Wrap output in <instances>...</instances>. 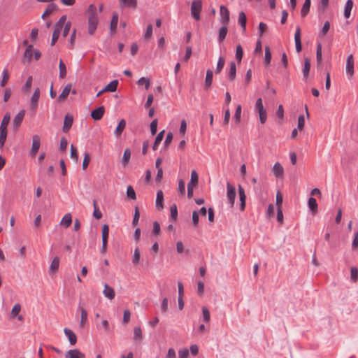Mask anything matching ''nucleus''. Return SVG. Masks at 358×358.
Masks as SVG:
<instances>
[{"instance_id":"53","label":"nucleus","mask_w":358,"mask_h":358,"mask_svg":"<svg viewBox=\"0 0 358 358\" xmlns=\"http://www.w3.org/2000/svg\"><path fill=\"white\" fill-rule=\"evenodd\" d=\"M138 85H145V88L146 90H148L150 86V80L147 78H145V77H142L141 78L138 82H137Z\"/></svg>"},{"instance_id":"62","label":"nucleus","mask_w":358,"mask_h":358,"mask_svg":"<svg viewBox=\"0 0 358 358\" xmlns=\"http://www.w3.org/2000/svg\"><path fill=\"white\" fill-rule=\"evenodd\" d=\"M158 121L157 119L153 120L150 123V131L152 135H155L157 131Z\"/></svg>"},{"instance_id":"4","label":"nucleus","mask_w":358,"mask_h":358,"mask_svg":"<svg viewBox=\"0 0 358 358\" xmlns=\"http://www.w3.org/2000/svg\"><path fill=\"white\" fill-rule=\"evenodd\" d=\"M202 9L201 0H194L191 6V15L195 20H200V13Z\"/></svg>"},{"instance_id":"45","label":"nucleus","mask_w":358,"mask_h":358,"mask_svg":"<svg viewBox=\"0 0 358 358\" xmlns=\"http://www.w3.org/2000/svg\"><path fill=\"white\" fill-rule=\"evenodd\" d=\"M98 329H103L106 332L110 331L109 322L107 320H103L100 323H96Z\"/></svg>"},{"instance_id":"38","label":"nucleus","mask_w":358,"mask_h":358,"mask_svg":"<svg viewBox=\"0 0 358 358\" xmlns=\"http://www.w3.org/2000/svg\"><path fill=\"white\" fill-rule=\"evenodd\" d=\"M131 159V150L129 148L125 149L124 151L122 163L123 166H126Z\"/></svg>"},{"instance_id":"15","label":"nucleus","mask_w":358,"mask_h":358,"mask_svg":"<svg viewBox=\"0 0 358 358\" xmlns=\"http://www.w3.org/2000/svg\"><path fill=\"white\" fill-rule=\"evenodd\" d=\"M66 21V16L62 15L59 20L56 22L54 27V33H57V34L60 35L61 31L63 29V27Z\"/></svg>"},{"instance_id":"24","label":"nucleus","mask_w":358,"mask_h":358,"mask_svg":"<svg viewBox=\"0 0 358 358\" xmlns=\"http://www.w3.org/2000/svg\"><path fill=\"white\" fill-rule=\"evenodd\" d=\"M126 127V121L124 120V119H122L117 127L115 128V131H114V134L115 135V136L117 138H118L122 133V131H124V128Z\"/></svg>"},{"instance_id":"32","label":"nucleus","mask_w":358,"mask_h":358,"mask_svg":"<svg viewBox=\"0 0 358 358\" xmlns=\"http://www.w3.org/2000/svg\"><path fill=\"white\" fill-rule=\"evenodd\" d=\"M310 0H305L302 8L301 10V15L302 17H306L309 13L310 8Z\"/></svg>"},{"instance_id":"41","label":"nucleus","mask_w":358,"mask_h":358,"mask_svg":"<svg viewBox=\"0 0 358 358\" xmlns=\"http://www.w3.org/2000/svg\"><path fill=\"white\" fill-rule=\"evenodd\" d=\"M164 131L163 130V131H160L157 134V136H156L155 143H154L153 146H152V149L154 150H156L157 149L158 145L160 144V143L163 140V138H164Z\"/></svg>"},{"instance_id":"49","label":"nucleus","mask_w":358,"mask_h":358,"mask_svg":"<svg viewBox=\"0 0 358 358\" xmlns=\"http://www.w3.org/2000/svg\"><path fill=\"white\" fill-rule=\"evenodd\" d=\"M243 56V48L241 45H238L236 46V59H237L238 63H241Z\"/></svg>"},{"instance_id":"60","label":"nucleus","mask_w":358,"mask_h":358,"mask_svg":"<svg viewBox=\"0 0 358 358\" xmlns=\"http://www.w3.org/2000/svg\"><path fill=\"white\" fill-rule=\"evenodd\" d=\"M71 22H65V24L63 27V33H62V35H63V37H66V36L69 34V31H70V29H71Z\"/></svg>"},{"instance_id":"43","label":"nucleus","mask_w":358,"mask_h":358,"mask_svg":"<svg viewBox=\"0 0 358 358\" xmlns=\"http://www.w3.org/2000/svg\"><path fill=\"white\" fill-rule=\"evenodd\" d=\"M10 119V117L8 114L4 115L0 125V130L7 131V127L9 124Z\"/></svg>"},{"instance_id":"28","label":"nucleus","mask_w":358,"mask_h":358,"mask_svg":"<svg viewBox=\"0 0 358 358\" xmlns=\"http://www.w3.org/2000/svg\"><path fill=\"white\" fill-rule=\"evenodd\" d=\"M238 22L243 29V32H245L246 30V15L243 11L239 13Z\"/></svg>"},{"instance_id":"8","label":"nucleus","mask_w":358,"mask_h":358,"mask_svg":"<svg viewBox=\"0 0 358 358\" xmlns=\"http://www.w3.org/2000/svg\"><path fill=\"white\" fill-rule=\"evenodd\" d=\"M78 310L80 313V326L84 327L87 323V312L86 309L85 308L84 306L81 304V303H79Z\"/></svg>"},{"instance_id":"36","label":"nucleus","mask_w":358,"mask_h":358,"mask_svg":"<svg viewBox=\"0 0 358 358\" xmlns=\"http://www.w3.org/2000/svg\"><path fill=\"white\" fill-rule=\"evenodd\" d=\"M236 64H235V62H231L230 63V69H229V71L228 73V78L231 80H234L236 78Z\"/></svg>"},{"instance_id":"34","label":"nucleus","mask_w":358,"mask_h":358,"mask_svg":"<svg viewBox=\"0 0 358 358\" xmlns=\"http://www.w3.org/2000/svg\"><path fill=\"white\" fill-rule=\"evenodd\" d=\"M242 107L238 105L236 108L235 114L234 116V121L235 124L238 125L241 122Z\"/></svg>"},{"instance_id":"64","label":"nucleus","mask_w":358,"mask_h":358,"mask_svg":"<svg viewBox=\"0 0 358 358\" xmlns=\"http://www.w3.org/2000/svg\"><path fill=\"white\" fill-rule=\"evenodd\" d=\"M165 358H176V352L173 348H169Z\"/></svg>"},{"instance_id":"1","label":"nucleus","mask_w":358,"mask_h":358,"mask_svg":"<svg viewBox=\"0 0 358 358\" xmlns=\"http://www.w3.org/2000/svg\"><path fill=\"white\" fill-rule=\"evenodd\" d=\"M88 20V33L93 35L99 24V17L96 11V7L94 4H90L86 11Z\"/></svg>"},{"instance_id":"63","label":"nucleus","mask_w":358,"mask_h":358,"mask_svg":"<svg viewBox=\"0 0 358 358\" xmlns=\"http://www.w3.org/2000/svg\"><path fill=\"white\" fill-rule=\"evenodd\" d=\"M152 29H153V27H152V24H149L147 27V29H146V30L145 31V34H144V38L145 39H149L150 38H151V36L152 35Z\"/></svg>"},{"instance_id":"25","label":"nucleus","mask_w":358,"mask_h":358,"mask_svg":"<svg viewBox=\"0 0 358 358\" xmlns=\"http://www.w3.org/2000/svg\"><path fill=\"white\" fill-rule=\"evenodd\" d=\"M24 115H25V111L24 110H20L13 118V124L15 126V127H18L23 119H24Z\"/></svg>"},{"instance_id":"11","label":"nucleus","mask_w":358,"mask_h":358,"mask_svg":"<svg viewBox=\"0 0 358 358\" xmlns=\"http://www.w3.org/2000/svg\"><path fill=\"white\" fill-rule=\"evenodd\" d=\"M72 84H67L64 88L63 89L62 93L59 95L57 98L58 102H64L69 95V93L71 92Z\"/></svg>"},{"instance_id":"52","label":"nucleus","mask_w":358,"mask_h":358,"mask_svg":"<svg viewBox=\"0 0 358 358\" xmlns=\"http://www.w3.org/2000/svg\"><path fill=\"white\" fill-rule=\"evenodd\" d=\"M316 59L318 64L322 63V45L318 43L317 45V51H316Z\"/></svg>"},{"instance_id":"30","label":"nucleus","mask_w":358,"mask_h":358,"mask_svg":"<svg viewBox=\"0 0 358 358\" xmlns=\"http://www.w3.org/2000/svg\"><path fill=\"white\" fill-rule=\"evenodd\" d=\"M310 69V61L308 58H305L304 59V65L302 69L303 76L305 79H306L309 75Z\"/></svg>"},{"instance_id":"39","label":"nucleus","mask_w":358,"mask_h":358,"mask_svg":"<svg viewBox=\"0 0 358 358\" xmlns=\"http://www.w3.org/2000/svg\"><path fill=\"white\" fill-rule=\"evenodd\" d=\"M227 24H224L222 27H220L219 30V35H218V41L221 43L226 37L227 34V27L226 26Z\"/></svg>"},{"instance_id":"7","label":"nucleus","mask_w":358,"mask_h":358,"mask_svg":"<svg viewBox=\"0 0 358 358\" xmlns=\"http://www.w3.org/2000/svg\"><path fill=\"white\" fill-rule=\"evenodd\" d=\"M40 89L39 88H36L31 97V100H30V108L31 110L33 111H35L37 108V106H38V100H39V98H40Z\"/></svg>"},{"instance_id":"33","label":"nucleus","mask_w":358,"mask_h":358,"mask_svg":"<svg viewBox=\"0 0 358 358\" xmlns=\"http://www.w3.org/2000/svg\"><path fill=\"white\" fill-rule=\"evenodd\" d=\"M134 340L136 342H140L143 339L142 330L140 327H135L134 329Z\"/></svg>"},{"instance_id":"42","label":"nucleus","mask_w":358,"mask_h":358,"mask_svg":"<svg viewBox=\"0 0 358 358\" xmlns=\"http://www.w3.org/2000/svg\"><path fill=\"white\" fill-rule=\"evenodd\" d=\"M9 78H10V76H9L7 69H4L2 71V79L0 82L1 87H3L7 84V83L9 80Z\"/></svg>"},{"instance_id":"20","label":"nucleus","mask_w":358,"mask_h":358,"mask_svg":"<svg viewBox=\"0 0 358 358\" xmlns=\"http://www.w3.org/2000/svg\"><path fill=\"white\" fill-rule=\"evenodd\" d=\"M73 122V118L71 115H66L64 117L63 131L66 133L71 129Z\"/></svg>"},{"instance_id":"12","label":"nucleus","mask_w":358,"mask_h":358,"mask_svg":"<svg viewBox=\"0 0 358 358\" xmlns=\"http://www.w3.org/2000/svg\"><path fill=\"white\" fill-rule=\"evenodd\" d=\"M294 41L296 46V51L299 53L302 50L301 40V29L297 27L294 34Z\"/></svg>"},{"instance_id":"44","label":"nucleus","mask_w":358,"mask_h":358,"mask_svg":"<svg viewBox=\"0 0 358 358\" xmlns=\"http://www.w3.org/2000/svg\"><path fill=\"white\" fill-rule=\"evenodd\" d=\"M59 78L63 79L66 76V67L62 60H60L59 64Z\"/></svg>"},{"instance_id":"3","label":"nucleus","mask_w":358,"mask_h":358,"mask_svg":"<svg viewBox=\"0 0 358 358\" xmlns=\"http://www.w3.org/2000/svg\"><path fill=\"white\" fill-rule=\"evenodd\" d=\"M199 176L195 170L191 173L190 181L187 184V196L191 199L193 196L194 187L198 184Z\"/></svg>"},{"instance_id":"59","label":"nucleus","mask_w":358,"mask_h":358,"mask_svg":"<svg viewBox=\"0 0 358 358\" xmlns=\"http://www.w3.org/2000/svg\"><path fill=\"white\" fill-rule=\"evenodd\" d=\"M31 84H32V76H29L27 78L25 84L22 87V90L24 92H29L30 90L31 87Z\"/></svg>"},{"instance_id":"2","label":"nucleus","mask_w":358,"mask_h":358,"mask_svg":"<svg viewBox=\"0 0 358 358\" xmlns=\"http://www.w3.org/2000/svg\"><path fill=\"white\" fill-rule=\"evenodd\" d=\"M255 110L259 113V120L262 124H264L266 121L267 114L266 110H265L263 106V101L262 98H259L256 101L255 103Z\"/></svg>"},{"instance_id":"19","label":"nucleus","mask_w":358,"mask_h":358,"mask_svg":"<svg viewBox=\"0 0 358 358\" xmlns=\"http://www.w3.org/2000/svg\"><path fill=\"white\" fill-rule=\"evenodd\" d=\"M346 72L350 76L354 73V59L352 55H350L347 58Z\"/></svg>"},{"instance_id":"40","label":"nucleus","mask_w":358,"mask_h":358,"mask_svg":"<svg viewBox=\"0 0 358 358\" xmlns=\"http://www.w3.org/2000/svg\"><path fill=\"white\" fill-rule=\"evenodd\" d=\"M178 217V209L176 204H173L170 208V220L175 222Z\"/></svg>"},{"instance_id":"58","label":"nucleus","mask_w":358,"mask_h":358,"mask_svg":"<svg viewBox=\"0 0 358 358\" xmlns=\"http://www.w3.org/2000/svg\"><path fill=\"white\" fill-rule=\"evenodd\" d=\"M21 310V306L19 303L15 304L11 310V315L13 317H15L18 315Z\"/></svg>"},{"instance_id":"48","label":"nucleus","mask_w":358,"mask_h":358,"mask_svg":"<svg viewBox=\"0 0 358 358\" xmlns=\"http://www.w3.org/2000/svg\"><path fill=\"white\" fill-rule=\"evenodd\" d=\"M224 63H225V60H224V57H220L218 59L217 67L215 69L216 74H218L222 71V70L224 66Z\"/></svg>"},{"instance_id":"56","label":"nucleus","mask_w":358,"mask_h":358,"mask_svg":"<svg viewBox=\"0 0 358 358\" xmlns=\"http://www.w3.org/2000/svg\"><path fill=\"white\" fill-rule=\"evenodd\" d=\"M140 257H141L140 252H139L138 248H137L134 250V256H133V259H132V262L134 264L136 265L139 263Z\"/></svg>"},{"instance_id":"5","label":"nucleus","mask_w":358,"mask_h":358,"mask_svg":"<svg viewBox=\"0 0 358 358\" xmlns=\"http://www.w3.org/2000/svg\"><path fill=\"white\" fill-rule=\"evenodd\" d=\"M236 195V193L235 187L228 182L227 184V203L230 208H232L234 205Z\"/></svg>"},{"instance_id":"50","label":"nucleus","mask_w":358,"mask_h":358,"mask_svg":"<svg viewBox=\"0 0 358 358\" xmlns=\"http://www.w3.org/2000/svg\"><path fill=\"white\" fill-rule=\"evenodd\" d=\"M203 321L204 322H208L210 320V314L209 310L203 306L202 308Z\"/></svg>"},{"instance_id":"46","label":"nucleus","mask_w":358,"mask_h":358,"mask_svg":"<svg viewBox=\"0 0 358 358\" xmlns=\"http://www.w3.org/2000/svg\"><path fill=\"white\" fill-rule=\"evenodd\" d=\"M93 206H94V212H93V216L96 219L99 220L102 217V213L99 210V207L97 206L96 201H93Z\"/></svg>"},{"instance_id":"54","label":"nucleus","mask_w":358,"mask_h":358,"mask_svg":"<svg viewBox=\"0 0 358 358\" xmlns=\"http://www.w3.org/2000/svg\"><path fill=\"white\" fill-rule=\"evenodd\" d=\"M109 234V227L107 224H104L102 227V241H108Z\"/></svg>"},{"instance_id":"14","label":"nucleus","mask_w":358,"mask_h":358,"mask_svg":"<svg viewBox=\"0 0 358 358\" xmlns=\"http://www.w3.org/2000/svg\"><path fill=\"white\" fill-rule=\"evenodd\" d=\"M238 194H239V200H240V209L243 211L245 208V201H246V195L245 193L244 189L238 185Z\"/></svg>"},{"instance_id":"37","label":"nucleus","mask_w":358,"mask_h":358,"mask_svg":"<svg viewBox=\"0 0 358 358\" xmlns=\"http://www.w3.org/2000/svg\"><path fill=\"white\" fill-rule=\"evenodd\" d=\"M122 6L135 9L137 6V0H120Z\"/></svg>"},{"instance_id":"29","label":"nucleus","mask_w":358,"mask_h":358,"mask_svg":"<svg viewBox=\"0 0 358 358\" xmlns=\"http://www.w3.org/2000/svg\"><path fill=\"white\" fill-rule=\"evenodd\" d=\"M213 72L211 69H208L205 79V88L208 89L212 85Z\"/></svg>"},{"instance_id":"47","label":"nucleus","mask_w":358,"mask_h":358,"mask_svg":"<svg viewBox=\"0 0 358 358\" xmlns=\"http://www.w3.org/2000/svg\"><path fill=\"white\" fill-rule=\"evenodd\" d=\"M271 61V53L268 46L265 48L264 63L266 66H268Z\"/></svg>"},{"instance_id":"23","label":"nucleus","mask_w":358,"mask_h":358,"mask_svg":"<svg viewBox=\"0 0 358 358\" xmlns=\"http://www.w3.org/2000/svg\"><path fill=\"white\" fill-rule=\"evenodd\" d=\"M164 201V194L162 190H159L157 192V197H156V208L158 210H162L164 208L163 205Z\"/></svg>"},{"instance_id":"35","label":"nucleus","mask_w":358,"mask_h":358,"mask_svg":"<svg viewBox=\"0 0 358 358\" xmlns=\"http://www.w3.org/2000/svg\"><path fill=\"white\" fill-rule=\"evenodd\" d=\"M72 222V217L70 213H66L62 219L60 224L64 226L66 228L70 227Z\"/></svg>"},{"instance_id":"26","label":"nucleus","mask_w":358,"mask_h":358,"mask_svg":"<svg viewBox=\"0 0 358 358\" xmlns=\"http://www.w3.org/2000/svg\"><path fill=\"white\" fill-rule=\"evenodd\" d=\"M308 206L313 214L315 215L317 212V203L315 198L310 197L308 201Z\"/></svg>"},{"instance_id":"57","label":"nucleus","mask_w":358,"mask_h":358,"mask_svg":"<svg viewBox=\"0 0 358 358\" xmlns=\"http://www.w3.org/2000/svg\"><path fill=\"white\" fill-rule=\"evenodd\" d=\"M305 126V117L303 115H301L298 117L297 128L299 130H303Z\"/></svg>"},{"instance_id":"51","label":"nucleus","mask_w":358,"mask_h":358,"mask_svg":"<svg viewBox=\"0 0 358 358\" xmlns=\"http://www.w3.org/2000/svg\"><path fill=\"white\" fill-rule=\"evenodd\" d=\"M118 22V15L117 14H114L112 17L110 28L112 31H115L117 28Z\"/></svg>"},{"instance_id":"18","label":"nucleus","mask_w":358,"mask_h":358,"mask_svg":"<svg viewBox=\"0 0 358 358\" xmlns=\"http://www.w3.org/2000/svg\"><path fill=\"white\" fill-rule=\"evenodd\" d=\"M32 55H33V45H29L27 47L25 52L24 53L22 62L24 63H29L31 60Z\"/></svg>"},{"instance_id":"27","label":"nucleus","mask_w":358,"mask_h":358,"mask_svg":"<svg viewBox=\"0 0 358 358\" xmlns=\"http://www.w3.org/2000/svg\"><path fill=\"white\" fill-rule=\"evenodd\" d=\"M118 85V80H114L108 83L103 89V91L114 92L117 90Z\"/></svg>"},{"instance_id":"9","label":"nucleus","mask_w":358,"mask_h":358,"mask_svg":"<svg viewBox=\"0 0 358 358\" xmlns=\"http://www.w3.org/2000/svg\"><path fill=\"white\" fill-rule=\"evenodd\" d=\"M220 22L223 24H227L229 21V11L225 6L222 5L220 8Z\"/></svg>"},{"instance_id":"10","label":"nucleus","mask_w":358,"mask_h":358,"mask_svg":"<svg viewBox=\"0 0 358 358\" xmlns=\"http://www.w3.org/2000/svg\"><path fill=\"white\" fill-rule=\"evenodd\" d=\"M65 358H86V357L80 350L71 349L66 352Z\"/></svg>"},{"instance_id":"6","label":"nucleus","mask_w":358,"mask_h":358,"mask_svg":"<svg viewBox=\"0 0 358 358\" xmlns=\"http://www.w3.org/2000/svg\"><path fill=\"white\" fill-rule=\"evenodd\" d=\"M41 146V138L38 135H34L32 137V146L29 154L31 157H34L38 152Z\"/></svg>"},{"instance_id":"31","label":"nucleus","mask_w":358,"mask_h":358,"mask_svg":"<svg viewBox=\"0 0 358 358\" xmlns=\"http://www.w3.org/2000/svg\"><path fill=\"white\" fill-rule=\"evenodd\" d=\"M352 7H353L352 0H348L346 1L345 8H344V16L345 18L348 19L350 17Z\"/></svg>"},{"instance_id":"16","label":"nucleus","mask_w":358,"mask_h":358,"mask_svg":"<svg viewBox=\"0 0 358 358\" xmlns=\"http://www.w3.org/2000/svg\"><path fill=\"white\" fill-rule=\"evenodd\" d=\"M65 336L68 338L69 343L71 345H74L77 342V336L75 333L68 328L64 329Z\"/></svg>"},{"instance_id":"21","label":"nucleus","mask_w":358,"mask_h":358,"mask_svg":"<svg viewBox=\"0 0 358 358\" xmlns=\"http://www.w3.org/2000/svg\"><path fill=\"white\" fill-rule=\"evenodd\" d=\"M59 257H55L50 265L49 272L50 275L54 274L59 268Z\"/></svg>"},{"instance_id":"13","label":"nucleus","mask_w":358,"mask_h":358,"mask_svg":"<svg viewBox=\"0 0 358 358\" xmlns=\"http://www.w3.org/2000/svg\"><path fill=\"white\" fill-rule=\"evenodd\" d=\"M105 112L103 106H100L91 112V117L94 120H99L102 118Z\"/></svg>"},{"instance_id":"61","label":"nucleus","mask_w":358,"mask_h":358,"mask_svg":"<svg viewBox=\"0 0 358 358\" xmlns=\"http://www.w3.org/2000/svg\"><path fill=\"white\" fill-rule=\"evenodd\" d=\"M189 355L187 348H182L178 351V358H188Z\"/></svg>"},{"instance_id":"17","label":"nucleus","mask_w":358,"mask_h":358,"mask_svg":"<svg viewBox=\"0 0 358 358\" xmlns=\"http://www.w3.org/2000/svg\"><path fill=\"white\" fill-rule=\"evenodd\" d=\"M103 294L105 297L110 300L113 299L115 296V293L113 288L110 287L108 284H105L104 289L103 290Z\"/></svg>"},{"instance_id":"22","label":"nucleus","mask_w":358,"mask_h":358,"mask_svg":"<svg viewBox=\"0 0 358 358\" xmlns=\"http://www.w3.org/2000/svg\"><path fill=\"white\" fill-rule=\"evenodd\" d=\"M272 171L275 176L277 178L282 177L284 173L283 167L279 162H276L274 164Z\"/></svg>"},{"instance_id":"55","label":"nucleus","mask_w":358,"mask_h":358,"mask_svg":"<svg viewBox=\"0 0 358 358\" xmlns=\"http://www.w3.org/2000/svg\"><path fill=\"white\" fill-rule=\"evenodd\" d=\"M127 195L131 199L134 200L136 199V192H135L134 188L131 185L127 187Z\"/></svg>"}]
</instances>
